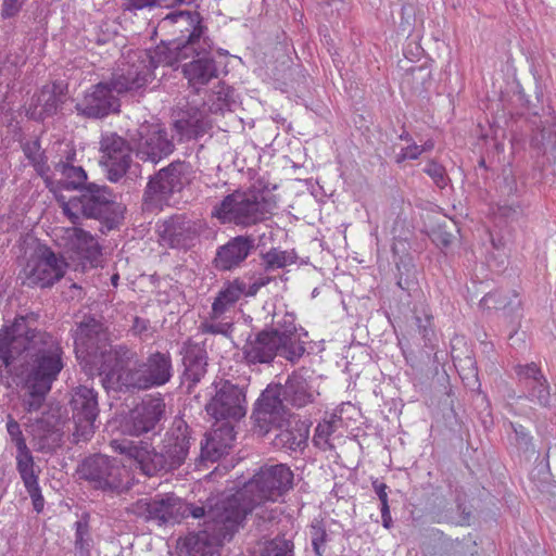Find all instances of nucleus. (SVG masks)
<instances>
[{"label": "nucleus", "mask_w": 556, "mask_h": 556, "mask_svg": "<svg viewBox=\"0 0 556 556\" xmlns=\"http://www.w3.org/2000/svg\"><path fill=\"white\" fill-rule=\"evenodd\" d=\"M23 358L21 372L26 412H38L64 368L63 350L49 333L30 328L27 318L16 317L0 330V384L10 388L15 361Z\"/></svg>", "instance_id": "f257e3e1"}, {"label": "nucleus", "mask_w": 556, "mask_h": 556, "mask_svg": "<svg viewBox=\"0 0 556 556\" xmlns=\"http://www.w3.org/2000/svg\"><path fill=\"white\" fill-rule=\"evenodd\" d=\"M114 452L123 456L124 465L106 455L87 457L78 468L80 479L93 489L119 492L130 485L128 466L147 477H154L178 468L188 455L184 442H175L165 452H157L151 442L144 440H112Z\"/></svg>", "instance_id": "f03ea898"}, {"label": "nucleus", "mask_w": 556, "mask_h": 556, "mask_svg": "<svg viewBox=\"0 0 556 556\" xmlns=\"http://www.w3.org/2000/svg\"><path fill=\"white\" fill-rule=\"evenodd\" d=\"M137 352L119 344L103 353L100 367L103 387L115 391H140L166 384L173 377L172 356L168 352L151 353L138 367Z\"/></svg>", "instance_id": "7ed1b4c3"}, {"label": "nucleus", "mask_w": 556, "mask_h": 556, "mask_svg": "<svg viewBox=\"0 0 556 556\" xmlns=\"http://www.w3.org/2000/svg\"><path fill=\"white\" fill-rule=\"evenodd\" d=\"M294 475L286 464L264 465L230 497L223 500L225 511L242 513V521L255 506L276 502L293 488Z\"/></svg>", "instance_id": "20e7f679"}, {"label": "nucleus", "mask_w": 556, "mask_h": 556, "mask_svg": "<svg viewBox=\"0 0 556 556\" xmlns=\"http://www.w3.org/2000/svg\"><path fill=\"white\" fill-rule=\"evenodd\" d=\"M203 529L189 533L180 541V548L188 556H219V547L231 539L242 522V513L225 511L223 501L211 506L205 515Z\"/></svg>", "instance_id": "39448f33"}, {"label": "nucleus", "mask_w": 556, "mask_h": 556, "mask_svg": "<svg viewBox=\"0 0 556 556\" xmlns=\"http://www.w3.org/2000/svg\"><path fill=\"white\" fill-rule=\"evenodd\" d=\"M276 202L254 189L235 190L217 204L212 216L222 224L241 227L257 225L273 215Z\"/></svg>", "instance_id": "423d86ee"}, {"label": "nucleus", "mask_w": 556, "mask_h": 556, "mask_svg": "<svg viewBox=\"0 0 556 556\" xmlns=\"http://www.w3.org/2000/svg\"><path fill=\"white\" fill-rule=\"evenodd\" d=\"M127 510L146 521H154L159 526L180 522L188 516L201 518L205 515L204 507L190 505L173 493L140 498L132 503Z\"/></svg>", "instance_id": "0eeeda50"}, {"label": "nucleus", "mask_w": 556, "mask_h": 556, "mask_svg": "<svg viewBox=\"0 0 556 556\" xmlns=\"http://www.w3.org/2000/svg\"><path fill=\"white\" fill-rule=\"evenodd\" d=\"M156 29L189 52H195L197 47L203 51L206 47L210 48L208 38L205 36L207 27L197 11L169 13L159 22Z\"/></svg>", "instance_id": "6e6552de"}, {"label": "nucleus", "mask_w": 556, "mask_h": 556, "mask_svg": "<svg viewBox=\"0 0 556 556\" xmlns=\"http://www.w3.org/2000/svg\"><path fill=\"white\" fill-rule=\"evenodd\" d=\"M60 231L56 243L76 269L85 271L101 264L102 249L94 236L79 227L62 228Z\"/></svg>", "instance_id": "1a4fd4ad"}, {"label": "nucleus", "mask_w": 556, "mask_h": 556, "mask_svg": "<svg viewBox=\"0 0 556 556\" xmlns=\"http://www.w3.org/2000/svg\"><path fill=\"white\" fill-rule=\"evenodd\" d=\"M187 180V166L185 163L175 162L150 179L143 195V208L147 211H160L176 192H180Z\"/></svg>", "instance_id": "9d476101"}, {"label": "nucleus", "mask_w": 556, "mask_h": 556, "mask_svg": "<svg viewBox=\"0 0 556 556\" xmlns=\"http://www.w3.org/2000/svg\"><path fill=\"white\" fill-rule=\"evenodd\" d=\"M66 267L64 256H58L49 247L39 248L25 266L24 283L30 287H51L63 278Z\"/></svg>", "instance_id": "9b49d317"}, {"label": "nucleus", "mask_w": 556, "mask_h": 556, "mask_svg": "<svg viewBox=\"0 0 556 556\" xmlns=\"http://www.w3.org/2000/svg\"><path fill=\"white\" fill-rule=\"evenodd\" d=\"M70 404L76 426L74 432L76 441H89L94 433V421L99 415L97 393L86 386L76 387L72 392Z\"/></svg>", "instance_id": "f8f14e48"}, {"label": "nucleus", "mask_w": 556, "mask_h": 556, "mask_svg": "<svg viewBox=\"0 0 556 556\" xmlns=\"http://www.w3.org/2000/svg\"><path fill=\"white\" fill-rule=\"evenodd\" d=\"M134 150L141 161L157 163L174 151V143L166 130L157 123L142 124L137 137L131 138Z\"/></svg>", "instance_id": "ddd939ff"}, {"label": "nucleus", "mask_w": 556, "mask_h": 556, "mask_svg": "<svg viewBox=\"0 0 556 556\" xmlns=\"http://www.w3.org/2000/svg\"><path fill=\"white\" fill-rule=\"evenodd\" d=\"M110 333L104 325L93 317L85 318L76 328L74 336L75 352L78 358L97 357L100 354L98 371L103 363V353H108Z\"/></svg>", "instance_id": "4468645a"}, {"label": "nucleus", "mask_w": 556, "mask_h": 556, "mask_svg": "<svg viewBox=\"0 0 556 556\" xmlns=\"http://www.w3.org/2000/svg\"><path fill=\"white\" fill-rule=\"evenodd\" d=\"M207 414L216 420L237 421L247 414L243 389L230 381H224L216 394L206 404Z\"/></svg>", "instance_id": "2eb2a0df"}, {"label": "nucleus", "mask_w": 556, "mask_h": 556, "mask_svg": "<svg viewBox=\"0 0 556 556\" xmlns=\"http://www.w3.org/2000/svg\"><path fill=\"white\" fill-rule=\"evenodd\" d=\"M110 83H99L91 86L77 102L78 114L88 118H102L119 110V99L113 94Z\"/></svg>", "instance_id": "dca6fc26"}, {"label": "nucleus", "mask_w": 556, "mask_h": 556, "mask_svg": "<svg viewBox=\"0 0 556 556\" xmlns=\"http://www.w3.org/2000/svg\"><path fill=\"white\" fill-rule=\"evenodd\" d=\"M154 77L147 60H141L139 53H135L130 56V62L113 74L110 84L115 92L124 93L147 87Z\"/></svg>", "instance_id": "f3484780"}, {"label": "nucleus", "mask_w": 556, "mask_h": 556, "mask_svg": "<svg viewBox=\"0 0 556 556\" xmlns=\"http://www.w3.org/2000/svg\"><path fill=\"white\" fill-rule=\"evenodd\" d=\"M289 337L276 329L262 330L249 338L243 346V355L250 364L270 363L279 350L287 344Z\"/></svg>", "instance_id": "a211bd4d"}, {"label": "nucleus", "mask_w": 556, "mask_h": 556, "mask_svg": "<svg viewBox=\"0 0 556 556\" xmlns=\"http://www.w3.org/2000/svg\"><path fill=\"white\" fill-rule=\"evenodd\" d=\"M130 151L126 140L116 134L102 138L101 164L106 167L111 181H117L126 173L130 164Z\"/></svg>", "instance_id": "6ab92c4d"}, {"label": "nucleus", "mask_w": 556, "mask_h": 556, "mask_svg": "<svg viewBox=\"0 0 556 556\" xmlns=\"http://www.w3.org/2000/svg\"><path fill=\"white\" fill-rule=\"evenodd\" d=\"M165 412L162 397L149 396L137 405L126 421V430L131 435H140L154 429Z\"/></svg>", "instance_id": "aec40b11"}, {"label": "nucleus", "mask_w": 556, "mask_h": 556, "mask_svg": "<svg viewBox=\"0 0 556 556\" xmlns=\"http://www.w3.org/2000/svg\"><path fill=\"white\" fill-rule=\"evenodd\" d=\"M66 88L63 84L51 83L45 85L31 99L27 114L37 121L54 115L64 103Z\"/></svg>", "instance_id": "412c9836"}, {"label": "nucleus", "mask_w": 556, "mask_h": 556, "mask_svg": "<svg viewBox=\"0 0 556 556\" xmlns=\"http://www.w3.org/2000/svg\"><path fill=\"white\" fill-rule=\"evenodd\" d=\"M210 49L211 47H206L203 51L200 47H197L195 52H190V54H195L197 59L186 63L182 67V73L192 87L207 85L213 78L217 77V65L214 59L208 55Z\"/></svg>", "instance_id": "4be33fe9"}, {"label": "nucleus", "mask_w": 556, "mask_h": 556, "mask_svg": "<svg viewBox=\"0 0 556 556\" xmlns=\"http://www.w3.org/2000/svg\"><path fill=\"white\" fill-rule=\"evenodd\" d=\"M156 232L160 243L168 248L186 247L194 236L191 223L182 215L172 216L159 223Z\"/></svg>", "instance_id": "5701e85b"}, {"label": "nucleus", "mask_w": 556, "mask_h": 556, "mask_svg": "<svg viewBox=\"0 0 556 556\" xmlns=\"http://www.w3.org/2000/svg\"><path fill=\"white\" fill-rule=\"evenodd\" d=\"M281 392L278 387L267 388L256 402L253 418L256 425L265 432L276 424L282 409Z\"/></svg>", "instance_id": "b1692460"}, {"label": "nucleus", "mask_w": 556, "mask_h": 556, "mask_svg": "<svg viewBox=\"0 0 556 556\" xmlns=\"http://www.w3.org/2000/svg\"><path fill=\"white\" fill-rule=\"evenodd\" d=\"M254 247L250 237L238 236L217 251L216 266L223 270H230L243 262Z\"/></svg>", "instance_id": "393cba45"}, {"label": "nucleus", "mask_w": 556, "mask_h": 556, "mask_svg": "<svg viewBox=\"0 0 556 556\" xmlns=\"http://www.w3.org/2000/svg\"><path fill=\"white\" fill-rule=\"evenodd\" d=\"M190 55V52L176 45L175 41L162 40L154 49L147 52H140L141 60H147V64L154 70L157 66H175L179 61Z\"/></svg>", "instance_id": "a878e982"}, {"label": "nucleus", "mask_w": 556, "mask_h": 556, "mask_svg": "<svg viewBox=\"0 0 556 556\" xmlns=\"http://www.w3.org/2000/svg\"><path fill=\"white\" fill-rule=\"evenodd\" d=\"M235 441L233 427L224 425L206 438L205 444L202 445V457L212 462L217 460L222 455L227 453Z\"/></svg>", "instance_id": "bb28decb"}, {"label": "nucleus", "mask_w": 556, "mask_h": 556, "mask_svg": "<svg viewBox=\"0 0 556 556\" xmlns=\"http://www.w3.org/2000/svg\"><path fill=\"white\" fill-rule=\"evenodd\" d=\"M84 204V217L101 218L111 204L110 192L105 187L90 184L81 193Z\"/></svg>", "instance_id": "cd10ccee"}, {"label": "nucleus", "mask_w": 556, "mask_h": 556, "mask_svg": "<svg viewBox=\"0 0 556 556\" xmlns=\"http://www.w3.org/2000/svg\"><path fill=\"white\" fill-rule=\"evenodd\" d=\"M245 282L242 279L227 281L219 290L214 302L212 303L213 318H220L228 309L244 295Z\"/></svg>", "instance_id": "c85d7f7f"}, {"label": "nucleus", "mask_w": 556, "mask_h": 556, "mask_svg": "<svg viewBox=\"0 0 556 556\" xmlns=\"http://www.w3.org/2000/svg\"><path fill=\"white\" fill-rule=\"evenodd\" d=\"M309 427L296 421L291 428L281 430L275 438V445L291 452L302 451L307 445Z\"/></svg>", "instance_id": "c756f323"}, {"label": "nucleus", "mask_w": 556, "mask_h": 556, "mask_svg": "<svg viewBox=\"0 0 556 556\" xmlns=\"http://www.w3.org/2000/svg\"><path fill=\"white\" fill-rule=\"evenodd\" d=\"M182 361L186 379L197 384L206 374V352L198 345L188 346Z\"/></svg>", "instance_id": "7c9ffc66"}, {"label": "nucleus", "mask_w": 556, "mask_h": 556, "mask_svg": "<svg viewBox=\"0 0 556 556\" xmlns=\"http://www.w3.org/2000/svg\"><path fill=\"white\" fill-rule=\"evenodd\" d=\"M285 400L295 407H304L314 400L308 383L299 376L288 378L282 392Z\"/></svg>", "instance_id": "2f4dec72"}, {"label": "nucleus", "mask_w": 556, "mask_h": 556, "mask_svg": "<svg viewBox=\"0 0 556 556\" xmlns=\"http://www.w3.org/2000/svg\"><path fill=\"white\" fill-rule=\"evenodd\" d=\"M294 544L285 538L258 541L248 556H294Z\"/></svg>", "instance_id": "473e14b6"}, {"label": "nucleus", "mask_w": 556, "mask_h": 556, "mask_svg": "<svg viewBox=\"0 0 556 556\" xmlns=\"http://www.w3.org/2000/svg\"><path fill=\"white\" fill-rule=\"evenodd\" d=\"M515 305H519L518 293L508 289L491 291L480 300V307L486 311H504Z\"/></svg>", "instance_id": "72a5a7b5"}, {"label": "nucleus", "mask_w": 556, "mask_h": 556, "mask_svg": "<svg viewBox=\"0 0 556 556\" xmlns=\"http://www.w3.org/2000/svg\"><path fill=\"white\" fill-rule=\"evenodd\" d=\"M341 426L342 418L337 415L320 421L313 437L314 445L324 452L333 450L334 445L330 442V438Z\"/></svg>", "instance_id": "f704fd0d"}, {"label": "nucleus", "mask_w": 556, "mask_h": 556, "mask_svg": "<svg viewBox=\"0 0 556 556\" xmlns=\"http://www.w3.org/2000/svg\"><path fill=\"white\" fill-rule=\"evenodd\" d=\"M16 469L25 486L39 483L40 469L36 467L29 448L16 453Z\"/></svg>", "instance_id": "c9c22d12"}, {"label": "nucleus", "mask_w": 556, "mask_h": 556, "mask_svg": "<svg viewBox=\"0 0 556 556\" xmlns=\"http://www.w3.org/2000/svg\"><path fill=\"white\" fill-rule=\"evenodd\" d=\"M523 389L527 391V397L529 400L534 401L542 406L548 405L551 397V388L545 376L530 383V386H527Z\"/></svg>", "instance_id": "e433bc0d"}, {"label": "nucleus", "mask_w": 556, "mask_h": 556, "mask_svg": "<svg viewBox=\"0 0 556 556\" xmlns=\"http://www.w3.org/2000/svg\"><path fill=\"white\" fill-rule=\"evenodd\" d=\"M61 167V173L66 179L67 189H79L85 186L87 174L83 167L74 166L68 163H62Z\"/></svg>", "instance_id": "4c0bfd02"}, {"label": "nucleus", "mask_w": 556, "mask_h": 556, "mask_svg": "<svg viewBox=\"0 0 556 556\" xmlns=\"http://www.w3.org/2000/svg\"><path fill=\"white\" fill-rule=\"evenodd\" d=\"M514 370L518 382L522 388L530 386V383L541 379L544 376L541 367L533 362L525 365H516Z\"/></svg>", "instance_id": "58836bf2"}, {"label": "nucleus", "mask_w": 556, "mask_h": 556, "mask_svg": "<svg viewBox=\"0 0 556 556\" xmlns=\"http://www.w3.org/2000/svg\"><path fill=\"white\" fill-rule=\"evenodd\" d=\"M177 132L187 139L197 138L202 136L205 131V124L202 119H178L175 122Z\"/></svg>", "instance_id": "ea45409f"}, {"label": "nucleus", "mask_w": 556, "mask_h": 556, "mask_svg": "<svg viewBox=\"0 0 556 556\" xmlns=\"http://www.w3.org/2000/svg\"><path fill=\"white\" fill-rule=\"evenodd\" d=\"M56 200L60 206L63 210V213L67 218L76 224L84 216V204L83 199L80 197L71 198L70 200H65L63 195L56 197Z\"/></svg>", "instance_id": "a19ab883"}, {"label": "nucleus", "mask_w": 556, "mask_h": 556, "mask_svg": "<svg viewBox=\"0 0 556 556\" xmlns=\"http://www.w3.org/2000/svg\"><path fill=\"white\" fill-rule=\"evenodd\" d=\"M219 318H213L212 312L208 317L201 323L199 329L205 334H223L229 336L232 330V324L229 321H219Z\"/></svg>", "instance_id": "79ce46f5"}, {"label": "nucleus", "mask_w": 556, "mask_h": 556, "mask_svg": "<svg viewBox=\"0 0 556 556\" xmlns=\"http://www.w3.org/2000/svg\"><path fill=\"white\" fill-rule=\"evenodd\" d=\"M429 237L435 245L441 248L450 247L454 239V236L452 231L447 229L445 222L435 223L429 230Z\"/></svg>", "instance_id": "37998d69"}, {"label": "nucleus", "mask_w": 556, "mask_h": 556, "mask_svg": "<svg viewBox=\"0 0 556 556\" xmlns=\"http://www.w3.org/2000/svg\"><path fill=\"white\" fill-rule=\"evenodd\" d=\"M266 269L283 268L291 263L287 252L276 249L269 250L263 255Z\"/></svg>", "instance_id": "c03bdc74"}, {"label": "nucleus", "mask_w": 556, "mask_h": 556, "mask_svg": "<svg viewBox=\"0 0 556 556\" xmlns=\"http://www.w3.org/2000/svg\"><path fill=\"white\" fill-rule=\"evenodd\" d=\"M7 431L11 440L14 442L17 452L28 450L20 424L12 416L8 417Z\"/></svg>", "instance_id": "a18cd8bd"}, {"label": "nucleus", "mask_w": 556, "mask_h": 556, "mask_svg": "<svg viewBox=\"0 0 556 556\" xmlns=\"http://www.w3.org/2000/svg\"><path fill=\"white\" fill-rule=\"evenodd\" d=\"M425 172L433 179L438 187L444 188L446 186V173L441 164L431 161L427 164Z\"/></svg>", "instance_id": "49530a36"}, {"label": "nucleus", "mask_w": 556, "mask_h": 556, "mask_svg": "<svg viewBox=\"0 0 556 556\" xmlns=\"http://www.w3.org/2000/svg\"><path fill=\"white\" fill-rule=\"evenodd\" d=\"M432 147V143L427 144L426 147H420L417 144L408 146L402 149V151L396 155V162L402 163L406 160H416L424 151L431 149Z\"/></svg>", "instance_id": "de8ad7c7"}, {"label": "nucleus", "mask_w": 556, "mask_h": 556, "mask_svg": "<svg viewBox=\"0 0 556 556\" xmlns=\"http://www.w3.org/2000/svg\"><path fill=\"white\" fill-rule=\"evenodd\" d=\"M422 316H416V325L419 329V332L426 338L429 334V331L432 327L433 316L430 313V309L427 305L421 306Z\"/></svg>", "instance_id": "09e8293b"}, {"label": "nucleus", "mask_w": 556, "mask_h": 556, "mask_svg": "<svg viewBox=\"0 0 556 556\" xmlns=\"http://www.w3.org/2000/svg\"><path fill=\"white\" fill-rule=\"evenodd\" d=\"M27 493L29 494L31 498V503L34 506V509L39 514L43 510L45 507V498L41 494V489L39 486V483L25 486Z\"/></svg>", "instance_id": "8fccbe9b"}, {"label": "nucleus", "mask_w": 556, "mask_h": 556, "mask_svg": "<svg viewBox=\"0 0 556 556\" xmlns=\"http://www.w3.org/2000/svg\"><path fill=\"white\" fill-rule=\"evenodd\" d=\"M23 5V0H3L1 15L3 18L15 16Z\"/></svg>", "instance_id": "3c124183"}, {"label": "nucleus", "mask_w": 556, "mask_h": 556, "mask_svg": "<svg viewBox=\"0 0 556 556\" xmlns=\"http://www.w3.org/2000/svg\"><path fill=\"white\" fill-rule=\"evenodd\" d=\"M271 281V278L268 276H260L255 279L253 283H251L249 287L245 286V296H254L261 288L267 286Z\"/></svg>", "instance_id": "603ef678"}, {"label": "nucleus", "mask_w": 556, "mask_h": 556, "mask_svg": "<svg viewBox=\"0 0 556 556\" xmlns=\"http://www.w3.org/2000/svg\"><path fill=\"white\" fill-rule=\"evenodd\" d=\"M372 486H374V490H375L376 494L378 495L380 504L381 505L389 504V502H388V493H387V489H388L387 484L382 483V482L375 481L372 483Z\"/></svg>", "instance_id": "864d4df0"}, {"label": "nucleus", "mask_w": 556, "mask_h": 556, "mask_svg": "<svg viewBox=\"0 0 556 556\" xmlns=\"http://www.w3.org/2000/svg\"><path fill=\"white\" fill-rule=\"evenodd\" d=\"M128 9L141 10L147 7H156V0H125Z\"/></svg>", "instance_id": "5fc2aeb1"}, {"label": "nucleus", "mask_w": 556, "mask_h": 556, "mask_svg": "<svg viewBox=\"0 0 556 556\" xmlns=\"http://www.w3.org/2000/svg\"><path fill=\"white\" fill-rule=\"evenodd\" d=\"M380 510H381V519H382L383 527L387 529H390L392 526V517H391L389 504L381 505Z\"/></svg>", "instance_id": "6e6d98bb"}, {"label": "nucleus", "mask_w": 556, "mask_h": 556, "mask_svg": "<svg viewBox=\"0 0 556 556\" xmlns=\"http://www.w3.org/2000/svg\"><path fill=\"white\" fill-rule=\"evenodd\" d=\"M148 328V321L140 318V317H136L134 319V324H132V330L135 333H138V334H141L142 332H144Z\"/></svg>", "instance_id": "4d7b16f0"}, {"label": "nucleus", "mask_w": 556, "mask_h": 556, "mask_svg": "<svg viewBox=\"0 0 556 556\" xmlns=\"http://www.w3.org/2000/svg\"><path fill=\"white\" fill-rule=\"evenodd\" d=\"M88 528L87 525L78 521L76 522V543L83 544L84 536L87 534Z\"/></svg>", "instance_id": "13d9d810"}, {"label": "nucleus", "mask_w": 556, "mask_h": 556, "mask_svg": "<svg viewBox=\"0 0 556 556\" xmlns=\"http://www.w3.org/2000/svg\"><path fill=\"white\" fill-rule=\"evenodd\" d=\"M24 152H25V155L26 157H28L29 160H31L33 164L35 166L39 165V162L37 160V156L36 155H33L30 152H29V149L28 148H25L24 149Z\"/></svg>", "instance_id": "bf43d9fd"}, {"label": "nucleus", "mask_w": 556, "mask_h": 556, "mask_svg": "<svg viewBox=\"0 0 556 556\" xmlns=\"http://www.w3.org/2000/svg\"><path fill=\"white\" fill-rule=\"evenodd\" d=\"M118 280H119V275L118 274H114L112 277H111V282L114 287H117L118 285Z\"/></svg>", "instance_id": "052dcab7"}]
</instances>
